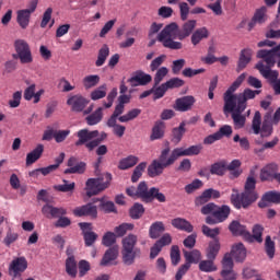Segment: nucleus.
I'll use <instances>...</instances> for the list:
<instances>
[{
	"instance_id": "1",
	"label": "nucleus",
	"mask_w": 280,
	"mask_h": 280,
	"mask_svg": "<svg viewBox=\"0 0 280 280\" xmlns=\"http://www.w3.org/2000/svg\"><path fill=\"white\" fill-rule=\"evenodd\" d=\"M196 30V20L187 21L178 33L176 23L168 24L159 35L158 40L162 43L166 49H183V43L176 42V38L184 40Z\"/></svg>"
},
{
	"instance_id": "2",
	"label": "nucleus",
	"mask_w": 280,
	"mask_h": 280,
	"mask_svg": "<svg viewBox=\"0 0 280 280\" xmlns=\"http://www.w3.org/2000/svg\"><path fill=\"white\" fill-rule=\"evenodd\" d=\"M255 185H257V180H255V177L249 176L246 179L245 190L242 195H240V190L236 188L232 189L230 200L235 209H242V207L243 209H247V207H250L253 202H256L259 195L255 191Z\"/></svg>"
},
{
	"instance_id": "3",
	"label": "nucleus",
	"mask_w": 280,
	"mask_h": 280,
	"mask_svg": "<svg viewBox=\"0 0 280 280\" xmlns=\"http://www.w3.org/2000/svg\"><path fill=\"white\" fill-rule=\"evenodd\" d=\"M246 80V73H242L238 75V78L232 83V85L226 90L224 93L223 100H230L233 104H236V106H241L243 108H246V102L248 100H254L255 95H259V91H253L250 89H246L241 94H233V92L236 89H240L242 86V82Z\"/></svg>"
},
{
	"instance_id": "4",
	"label": "nucleus",
	"mask_w": 280,
	"mask_h": 280,
	"mask_svg": "<svg viewBox=\"0 0 280 280\" xmlns=\"http://www.w3.org/2000/svg\"><path fill=\"white\" fill-rule=\"evenodd\" d=\"M78 141L75 142V145H85L90 152L92 150H95L104 139H106V132H102L100 135V131L94 130L90 131L89 129H81L77 132Z\"/></svg>"
},
{
	"instance_id": "5",
	"label": "nucleus",
	"mask_w": 280,
	"mask_h": 280,
	"mask_svg": "<svg viewBox=\"0 0 280 280\" xmlns=\"http://www.w3.org/2000/svg\"><path fill=\"white\" fill-rule=\"evenodd\" d=\"M110 180H113V177L108 173L103 175V178L88 179L85 183L86 197L91 198L93 196H97V194H101V191H104V189H108L110 186Z\"/></svg>"
},
{
	"instance_id": "6",
	"label": "nucleus",
	"mask_w": 280,
	"mask_h": 280,
	"mask_svg": "<svg viewBox=\"0 0 280 280\" xmlns=\"http://www.w3.org/2000/svg\"><path fill=\"white\" fill-rule=\"evenodd\" d=\"M272 124H273L272 112H268L265 115L262 127H261V113L256 112L253 119L252 128L255 135H259L260 132L261 137H270V135H272Z\"/></svg>"
},
{
	"instance_id": "7",
	"label": "nucleus",
	"mask_w": 280,
	"mask_h": 280,
	"mask_svg": "<svg viewBox=\"0 0 280 280\" xmlns=\"http://www.w3.org/2000/svg\"><path fill=\"white\" fill-rule=\"evenodd\" d=\"M14 49L15 54H13V58L20 60L21 65H32L34 62L32 48L25 39H16L14 42Z\"/></svg>"
},
{
	"instance_id": "8",
	"label": "nucleus",
	"mask_w": 280,
	"mask_h": 280,
	"mask_svg": "<svg viewBox=\"0 0 280 280\" xmlns=\"http://www.w3.org/2000/svg\"><path fill=\"white\" fill-rule=\"evenodd\" d=\"M246 110L245 107L236 105L231 101V98H226L224 101V113H232V119L234 122V128L240 130L246 124V117L242 115V112Z\"/></svg>"
},
{
	"instance_id": "9",
	"label": "nucleus",
	"mask_w": 280,
	"mask_h": 280,
	"mask_svg": "<svg viewBox=\"0 0 280 280\" xmlns=\"http://www.w3.org/2000/svg\"><path fill=\"white\" fill-rule=\"evenodd\" d=\"M27 270V259L25 257H18L13 259L9 266V275L16 279V277H21V273Z\"/></svg>"
},
{
	"instance_id": "10",
	"label": "nucleus",
	"mask_w": 280,
	"mask_h": 280,
	"mask_svg": "<svg viewBox=\"0 0 280 280\" xmlns=\"http://www.w3.org/2000/svg\"><path fill=\"white\" fill-rule=\"evenodd\" d=\"M180 159V153L178 152V148L174 149L170 153V148L166 147L162 150L161 155L159 158V162L163 164L165 167H170V165H174V162Z\"/></svg>"
},
{
	"instance_id": "11",
	"label": "nucleus",
	"mask_w": 280,
	"mask_h": 280,
	"mask_svg": "<svg viewBox=\"0 0 280 280\" xmlns=\"http://www.w3.org/2000/svg\"><path fill=\"white\" fill-rule=\"evenodd\" d=\"M67 104L74 113H82V109L86 108V106L89 105V100L84 98V96L80 94H77L70 96L67 101Z\"/></svg>"
},
{
	"instance_id": "12",
	"label": "nucleus",
	"mask_w": 280,
	"mask_h": 280,
	"mask_svg": "<svg viewBox=\"0 0 280 280\" xmlns=\"http://www.w3.org/2000/svg\"><path fill=\"white\" fill-rule=\"evenodd\" d=\"M79 226L83 233L85 246H93L97 240V234L93 232V224L91 223H79Z\"/></svg>"
},
{
	"instance_id": "13",
	"label": "nucleus",
	"mask_w": 280,
	"mask_h": 280,
	"mask_svg": "<svg viewBox=\"0 0 280 280\" xmlns=\"http://www.w3.org/2000/svg\"><path fill=\"white\" fill-rule=\"evenodd\" d=\"M250 60H253V49L244 48L243 50H241L236 67L237 73H240V71H244V69L248 67Z\"/></svg>"
},
{
	"instance_id": "14",
	"label": "nucleus",
	"mask_w": 280,
	"mask_h": 280,
	"mask_svg": "<svg viewBox=\"0 0 280 280\" xmlns=\"http://www.w3.org/2000/svg\"><path fill=\"white\" fill-rule=\"evenodd\" d=\"M73 214L77 218H82L84 215H88L89 218H97V207L93 206V203H88L75 208Z\"/></svg>"
},
{
	"instance_id": "15",
	"label": "nucleus",
	"mask_w": 280,
	"mask_h": 280,
	"mask_svg": "<svg viewBox=\"0 0 280 280\" xmlns=\"http://www.w3.org/2000/svg\"><path fill=\"white\" fill-rule=\"evenodd\" d=\"M272 202L273 205H280V192L278 191H268L266 192L261 200L258 202V207L260 209H266L269 203Z\"/></svg>"
},
{
	"instance_id": "16",
	"label": "nucleus",
	"mask_w": 280,
	"mask_h": 280,
	"mask_svg": "<svg viewBox=\"0 0 280 280\" xmlns=\"http://www.w3.org/2000/svg\"><path fill=\"white\" fill-rule=\"evenodd\" d=\"M42 213L45 218H60L61 215H67V210L65 208H56L49 203H46L42 208Z\"/></svg>"
},
{
	"instance_id": "17",
	"label": "nucleus",
	"mask_w": 280,
	"mask_h": 280,
	"mask_svg": "<svg viewBox=\"0 0 280 280\" xmlns=\"http://www.w3.org/2000/svg\"><path fill=\"white\" fill-rule=\"evenodd\" d=\"M128 82L130 86H145V84L152 82V75L144 72H138L136 75L131 77Z\"/></svg>"
},
{
	"instance_id": "18",
	"label": "nucleus",
	"mask_w": 280,
	"mask_h": 280,
	"mask_svg": "<svg viewBox=\"0 0 280 280\" xmlns=\"http://www.w3.org/2000/svg\"><path fill=\"white\" fill-rule=\"evenodd\" d=\"M196 104V98L194 96H184L176 100L175 110H179L180 113H185L189 110Z\"/></svg>"
},
{
	"instance_id": "19",
	"label": "nucleus",
	"mask_w": 280,
	"mask_h": 280,
	"mask_svg": "<svg viewBox=\"0 0 280 280\" xmlns=\"http://www.w3.org/2000/svg\"><path fill=\"white\" fill-rule=\"evenodd\" d=\"M68 167L65 171V174H84V170H86V164L83 162L79 163L75 158H70L68 161Z\"/></svg>"
},
{
	"instance_id": "20",
	"label": "nucleus",
	"mask_w": 280,
	"mask_h": 280,
	"mask_svg": "<svg viewBox=\"0 0 280 280\" xmlns=\"http://www.w3.org/2000/svg\"><path fill=\"white\" fill-rule=\"evenodd\" d=\"M229 229L233 235H242L245 240H250V232L240 221H232Z\"/></svg>"
},
{
	"instance_id": "21",
	"label": "nucleus",
	"mask_w": 280,
	"mask_h": 280,
	"mask_svg": "<svg viewBox=\"0 0 280 280\" xmlns=\"http://www.w3.org/2000/svg\"><path fill=\"white\" fill-rule=\"evenodd\" d=\"M32 19V13L25 11V9L19 10L16 12V22L22 30H27L30 27V21Z\"/></svg>"
},
{
	"instance_id": "22",
	"label": "nucleus",
	"mask_w": 280,
	"mask_h": 280,
	"mask_svg": "<svg viewBox=\"0 0 280 280\" xmlns=\"http://www.w3.org/2000/svg\"><path fill=\"white\" fill-rule=\"evenodd\" d=\"M230 255L235 261H244L246 259V247L242 243H236L232 246Z\"/></svg>"
},
{
	"instance_id": "23",
	"label": "nucleus",
	"mask_w": 280,
	"mask_h": 280,
	"mask_svg": "<svg viewBox=\"0 0 280 280\" xmlns=\"http://www.w3.org/2000/svg\"><path fill=\"white\" fill-rule=\"evenodd\" d=\"M119 256V247L109 248L101 260V266H113V261Z\"/></svg>"
},
{
	"instance_id": "24",
	"label": "nucleus",
	"mask_w": 280,
	"mask_h": 280,
	"mask_svg": "<svg viewBox=\"0 0 280 280\" xmlns=\"http://www.w3.org/2000/svg\"><path fill=\"white\" fill-rule=\"evenodd\" d=\"M277 176L276 164H268L260 171V180H275Z\"/></svg>"
},
{
	"instance_id": "25",
	"label": "nucleus",
	"mask_w": 280,
	"mask_h": 280,
	"mask_svg": "<svg viewBox=\"0 0 280 280\" xmlns=\"http://www.w3.org/2000/svg\"><path fill=\"white\" fill-rule=\"evenodd\" d=\"M171 224L172 226H174V229H178L179 231H185L186 233H191V231H194V225H191L189 221L182 218L173 219Z\"/></svg>"
},
{
	"instance_id": "26",
	"label": "nucleus",
	"mask_w": 280,
	"mask_h": 280,
	"mask_svg": "<svg viewBox=\"0 0 280 280\" xmlns=\"http://www.w3.org/2000/svg\"><path fill=\"white\" fill-rule=\"evenodd\" d=\"M45 151V147L43 144H38L32 152L26 155V165H33L36 163L40 156H43V152Z\"/></svg>"
},
{
	"instance_id": "27",
	"label": "nucleus",
	"mask_w": 280,
	"mask_h": 280,
	"mask_svg": "<svg viewBox=\"0 0 280 280\" xmlns=\"http://www.w3.org/2000/svg\"><path fill=\"white\" fill-rule=\"evenodd\" d=\"M163 170L165 166L159 160H154L148 167V174L151 178H156L163 174Z\"/></svg>"
},
{
	"instance_id": "28",
	"label": "nucleus",
	"mask_w": 280,
	"mask_h": 280,
	"mask_svg": "<svg viewBox=\"0 0 280 280\" xmlns=\"http://www.w3.org/2000/svg\"><path fill=\"white\" fill-rule=\"evenodd\" d=\"M205 38H209V30L207 27L197 28L191 35V43L196 47V45H200L201 40Z\"/></svg>"
},
{
	"instance_id": "29",
	"label": "nucleus",
	"mask_w": 280,
	"mask_h": 280,
	"mask_svg": "<svg viewBox=\"0 0 280 280\" xmlns=\"http://www.w3.org/2000/svg\"><path fill=\"white\" fill-rule=\"evenodd\" d=\"M179 152V156H198L200 152H202V147L200 144L191 145L187 149L185 148H177Z\"/></svg>"
},
{
	"instance_id": "30",
	"label": "nucleus",
	"mask_w": 280,
	"mask_h": 280,
	"mask_svg": "<svg viewBox=\"0 0 280 280\" xmlns=\"http://www.w3.org/2000/svg\"><path fill=\"white\" fill-rule=\"evenodd\" d=\"M100 80L101 78L98 74H89L83 78L82 84L84 89L89 91V89H95V86L100 84Z\"/></svg>"
},
{
	"instance_id": "31",
	"label": "nucleus",
	"mask_w": 280,
	"mask_h": 280,
	"mask_svg": "<svg viewBox=\"0 0 280 280\" xmlns=\"http://www.w3.org/2000/svg\"><path fill=\"white\" fill-rule=\"evenodd\" d=\"M138 198H141L144 202H150V197L152 196V188L148 189V184L141 182L138 186Z\"/></svg>"
},
{
	"instance_id": "32",
	"label": "nucleus",
	"mask_w": 280,
	"mask_h": 280,
	"mask_svg": "<svg viewBox=\"0 0 280 280\" xmlns=\"http://www.w3.org/2000/svg\"><path fill=\"white\" fill-rule=\"evenodd\" d=\"M229 215H231V207L229 206H222V207H218L214 210V218L217 219V222H224V220H226V218H229Z\"/></svg>"
},
{
	"instance_id": "33",
	"label": "nucleus",
	"mask_w": 280,
	"mask_h": 280,
	"mask_svg": "<svg viewBox=\"0 0 280 280\" xmlns=\"http://www.w3.org/2000/svg\"><path fill=\"white\" fill-rule=\"evenodd\" d=\"M164 231H165V224H163V222L161 221H158L150 226L149 235L151 240H156L158 237L161 236V233H163Z\"/></svg>"
},
{
	"instance_id": "34",
	"label": "nucleus",
	"mask_w": 280,
	"mask_h": 280,
	"mask_svg": "<svg viewBox=\"0 0 280 280\" xmlns=\"http://www.w3.org/2000/svg\"><path fill=\"white\" fill-rule=\"evenodd\" d=\"M139 163V158L135 155H129L125 159H121L118 164L119 170H130V167H135Z\"/></svg>"
},
{
	"instance_id": "35",
	"label": "nucleus",
	"mask_w": 280,
	"mask_h": 280,
	"mask_svg": "<svg viewBox=\"0 0 280 280\" xmlns=\"http://www.w3.org/2000/svg\"><path fill=\"white\" fill-rule=\"evenodd\" d=\"M185 132H187V129H185V122H182L178 127H175L172 131L173 143H180V141H183Z\"/></svg>"
},
{
	"instance_id": "36",
	"label": "nucleus",
	"mask_w": 280,
	"mask_h": 280,
	"mask_svg": "<svg viewBox=\"0 0 280 280\" xmlns=\"http://www.w3.org/2000/svg\"><path fill=\"white\" fill-rule=\"evenodd\" d=\"M218 253H220V241L214 240L209 243V246L207 248V257L210 260L215 259L218 257Z\"/></svg>"
},
{
	"instance_id": "37",
	"label": "nucleus",
	"mask_w": 280,
	"mask_h": 280,
	"mask_svg": "<svg viewBox=\"0 0 280 280\" xmlns=\"http://www.w3.org/2000/svg\"><path fill=\"white\" fill-rule=\"evenodd\" d=\"M165 135V122H156L152 129L151 141H156V139H163Z\"/></svg>"
},
{
	"instance_id": "38",
	"label": "nucleus",
	"mask_w": 280,
	"mask_h": 280,
	"mask_svg": "<svg viewBox=\"0 0 280 280\" xmlns=\"http://www.w3.org/2000/svg\"><path fill=\"white\" fill-rule=\"evenodd\" d=\"M2 242L4 246H8V248H10L12 244L19 242V233L12 229H9Z\"/></svg>"
},
{
	"instance_id": "39",
	"label": "nucleus",
	"mask_w": 280,
	"mask_h": 280,
	"mask_svg": "<svg viewBox=\"0 0 280 280\" xmlns=\"http://www.w3.org/2000/svg\"><path fill=\"white\" fill-rule=\"evenodd\" d=\"M186 262L191 266V264H198L200 259H202V255L200 254V250L194 249L192 252H185L184 254Z\"/></svg>"
},
{
	"instance_id": "40",
	"label": "nucleus",
	"mask_w": 280,
	"mask_h": 280,
	"mask_svg": "<svg viewBox=\"0 0 280 280\" xmlns=\"http://www.w3.org/2000/svg\"><path fill=\"white\" fill-rule=\"evenodd\" d=\"M110 54V49L108 48L107 45H104L100 50H98V56L95 61L96 67H103L104 62H106V58H108Z\"/></svg>"
},
{
	"instance_id": "41",
	"label": "nucleus",
	"mask_w": 280,
	"mask_h": 280,
	"mask_svg": "<svg viewBox=\"0 0 280 280\" xmlns=\"http://www.w3.org/2000/svg\"><path fill=\"white\" fill-rule=\"evenodd\" d=\"M253 19L254 21H257L258 25H264V23L268 21V9H266V7H262L256 10Z\"/></svg>"
},
{
	"instance_id": "42",
	"label": "nucleus",
	"mask_w": 280,
	"mask_h": 280,
	"mask_svg": "<svg viewBox=\"0 0 280 280\" xmlns=\"http://www.w3.org/2000/svg\"><path fill=\"white\" fill-rule=\"evenodd\" d=\"M137 244V235L129 234L122 240L124 250H135V245Z\"/></svg>"
},
{
	"instance_id": "43",
	"label": "nucleus",
	"mask_w": 280,
	"mask_h": 280,
	"mask_svg": "<svg viewBox=\"0 0 280 280\" xmlns=\"http://www.w3.org/2000/svg\"><path fill=\"white\" fill-rule=\"evenodd\" d=\"M211 174H215L217 176H224L226 173V161H221L214 163L210 168Z\"/></svg>"
},
{
	"instance_id": "44",
	"label": "nucleus",
	"mask_w": 280,
	"mask_h": 280,
	"mask_svg": "<svg viewBox=\"0 0 280 280\" xmlns=\"http://www.w3.org/2000/svg\"><path fill=\"white\" fill-rule=\"evenodd\" d=\"M104 108L100 107L92 115L86 117V121L89 126H95L102 121V112Z\"/></svg>"
},
{
	"instance_id": "45",
	"label": "nucleus",
	"mask_w": 280,
	"mask_h": 280,
	"mask_svg": "<svg viewBox=\"0 0 280 280\" xmlns=\"http://www.w3.org/2000/svg\"><path fill=\"white\" fill-rule=\"evenodd\" d=\"M222 271L223 275L233 270V256L231 254H225L222 259Z\"/></svg>"
},
{
	"instance_id": "46",
	"label": "nucleus",
	"mask_w": 280,
	"mask_h": 280,
	"mask_svg": "<svg viewBox=\"0 0 280 280\" xmlns=\"http://www.w3.org/2000/svg\"><path fill=\"white\" fill-rule=\"evenodd\" d=\"M106 84L98 86L97 89L91 92V100H93L94 102L97 100H103V97H106Z\"/></svg>"
},
{
	"instance_id": "47",
	"label": "nucleus",
	"mask_w": 280,
	"mask_h": 280,
	"mask_svg": "<svg viewBox=\"0 0 280 280\" xmlns=\"http://www.w3.org/2000/svg\"><path fill=\"white\" fill-rule=\"evenodd\" d=\"M66 270L70 277H75V275H78V265L73 257L66 260Z\"/></svg>"
},
{
	"instance_id": "48",
	"label": "nucleus",
	"mask_w": 280,
	"mask_h": 280,
	"mask_svg": "<svg viewBox=\"0 0 280 280\" xmlns=\"http://www.w3.org/2000/svg\"><path fill=\"white\" fill-rule=\"evenodd\" d=\"M148 167V163L141 162L139 166H137L132 173L131 182L137 183L141 176H143V172H145V168Z\"/></svg>"
},
{
	"instance_id": "49",
	"label": "nucleus",
	"mask_w": 280,
	"mask_h": 280,
	"mask_svg": "<svg viewBox=\"0 0 280 280\" xmlns=\"http://www.w3.org/2000/svg\"><path fill=\"white\" fill-rule=\"evenodd\" d=\"M168 73H170V69H167V67H161L160 69H158L154 75L155 86H159V84L163 82V80Z\"/></svg>"
},
{
	"instance_id": "50",
	"label": "nucleus",
	"mask_w": 280,
	"mask_h": 280,
	"mask_svg": "<svg viewBox=\"0 0 280 280\" xmlns=\"http://www.w3.org/2000/svg\"><path fill=\"white\" fill-rule=\"evenodd\" d=\"M199 270L201 272H215L218 267L213 264V260H202L199 262Z\"/></svg>"
},
{
	"instance_id": "51",
	"label": "nucleus",
	"mask_w": 280,
	"mask_h": 280,
	"mask_svg": "<svg viewBox=\"0 0 280 280\" xmlns=\"http://www.w3.org/2000/svg\"><path fill=\"white\" fill-rule=\"evenodd\" d=\"M58 170V164H52L47 167L37 168L30 173V176H38V173L43 174V176H47V174H51V172H56Z\"/></svg>"
},
{
	"instance_id": "52",
	"label": "nucleus",
	"mask_w": 280,
	"mask_h": 280,
	"mask_svg": "<svg viewBox=\"0 0 280 280\" xmlns=\"http://www.w3.org/2000/svg\"><path fill=\"white\" fill-rule=\"evenodd\" d=\"M21 100H23V92L16 91L12 94L11 100H9L10 108H19L21 106Z\"/></svg>"
},
{
	"instance_id": "53",
	"label": "nucleus",
	"mask_w": 280,
	"mask_h": 280,
	"mask_svg": "<svg viewBox=\"0 0 280 280\" xmlns=\"http://www.w3.org/2000/svg\"><path fill=\"white\" fill-rule=\"evenodd\" d=\"M265 250L269 259H275V243L272 242V238L270 236L266 237Z\"/></svg>"
},
{
	"instance_id": "54",
	"label": "nucleus",
	"mask_w": 280,
	"mask_h": 280,
	"mask_svg": "<svg viewBox=\"0 0 280 280\" xmlns=\"http://www.w3.org/2000/svg\"><path fill=\"white\" fill-rule=\"evenodd\" d=\"M54 189H56V191H62L63 194H67L75 189V183H68L66 179H63V184L54 186Z\"/></svg>"
},
{
	"instance_id": "55",
	"label": "nucleus",
	"mask_w": 280,
	"mask_h": 280,
	"mask_svg": "<svg viewBox=\"0 0 280 280\" xmlns=\"http://www.w3.org/2000/svg\"><path fill=\"white\" fill-rule=\"evenodd\" d=\"M144 211L145 210L143 209V206L141 203H135L133 207L130 209V217L133 220H139V218L143 215Z\"/></svg>"
},
{
	"instance_id": "56",
	"label": "nucleus",
	"mask_w": 280,
	"mask_h": 280,
	"mask_svg": "<svg viewBox=\"0 0 280 280\" xmlns=\"http://www.w3.org/2000/svg\"><path fill=\"white\" fill-rule=\"evenodd\" d=\"M132 229H135V225L131 223H122L115 228V233L118 237H124V234L128 233V231H132Z\"/></svg>"
},
{
	"instance_id": "57",
	"label": "nucleus",
	"mask_w": 280,
	"mask_h": 280,
	"mask_svg": "<svg viewBox=\"0 0 280 280\" xmlns=\"http://www.w3.org/2000/svg\"><path fill=\"white\" fill-rule=\"evenodd\" d=\"M264 233V228L261 225H255L253 228V235H250V238L247 240V242H253V240H256V242H264V240L261 238V235Z\"/></svg>"
},
{
	"instance_id": "58",
	"label": "nucleus",
	"mask_w": 280,
	"mask_h": 280,
	"mask_svg": "<svg viewBox=\"0 0 280 280\" xmlns=\"http://www.w3.org/2000/svg\"><path fill=\"white\" fill-rule=\"evenodd\" d=\"M202 185V180L195 179L190 184L185 186V191L186 194H194V191H198V189H201Z\"/></svg>"
},
{
	"instance_id": "59",
	"label": "nucleus",
	"mask_w": 280,
	"mask_h": 280,
	"mask_svg": "<svg viewBox=\"0 0 280 280\" xmlns=\"http://www.w3.org/2000/svg\"><path fill=\"white\" fill-rule=\"evenodd\" d=\"M167 85H165V83H163L162 85L158 86L154 85V88L152 89V93H153V98L154 100H161V97H163V95H165V93H167Z\"/></svg>"
},
{
	"instance_id": "60",
	"label": "nucleus",
	"mask_w": 280,
	"mask_h": 280,
	"mask_svg": "<svg viewBox=\"0 0 280 280\" xmlns=\"http://www.w3.org/2000/svg\"><path fill=\"white\" fill-rule=\"evenodd\" d=\"M211 198V192L209 189H207L201 194V196L196 198L195 203L197 207H201V205L209 202Z\"/></svg>"
},
{
	"instance_id": "61",
	"label": "nucleus",
	"mask_w": 280,
	"mask_h": 280,
	"mask_svg": "<svg viewBox=\"0 0 280 280\" xmlns=\"http://www.w3.org/2000/svg\"><path fill=\"white\" fill-rule=\"evenodd\" d=\"M165 60H167V56H165V55H161V56L156 57L155 59H153L151 61L150 70L158 71V69H160L159 67H161V65H163V62H165Z\"/></svg>"
},
{
	"instance_id": "62",
	"label": "nucleus",
	"mask_w": 280,
	"mask_h": 280,
	"mask_svg": "<svg viewBox=\"0 0 280 280\" xmlns=\"http://www.w3.org/2000/svg\"><path fill=\"white\" fill-rule=\"evenodd\" d=\"M117 241V235L113 232H106L103 236L102 244L103 246H113V244Z\"/></svg>"
},
{
	"instance_id": "63",
	"label": "nucleus",
	"mask_w": 280,
	"mask_h": 280,
	"mask_svg": "<svg viewBox=\"0 0 280 280\" xmlns=\"http://www.w3.org/2000/svg\"><path fill=\"white\" fill-rule=\"evenodd\" d=\"M69 135H71V130L69 129L55 131L56 143H62V141H65Z\"/></svg>"
},
{
	"instance_id": "64",
	"label": "nucleus",
	"mask_w": 280,
	"mask_h": 280,
	"mask_svg": "<svg viewBox=\"0 0 280 280\" xmlns=\"http://www.w3.org/2000/svg\"><path fill=\"white\" fill-rule=\"evenodd\" d=\"M158 200L159 202H165L167 199L165 198V196L163 195V192H161L159 190V188L153 187L151 188V197H150V201L152 200Z\"/></svg>"
}]
</instances>
